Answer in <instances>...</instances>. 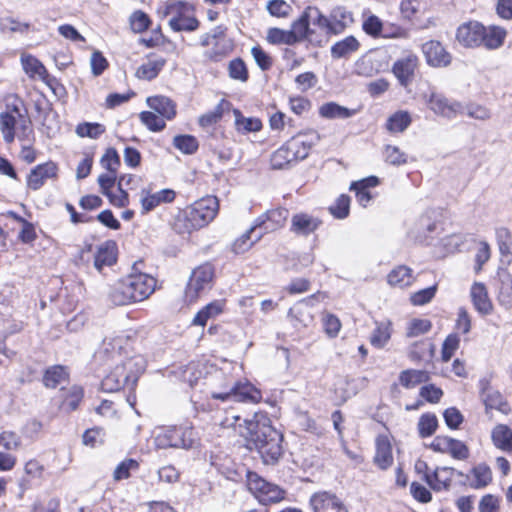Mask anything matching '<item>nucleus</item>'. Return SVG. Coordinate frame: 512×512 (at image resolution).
I'll list each match as a JSON object with an SVG mask.
<instances>
[{
    "instance_id": "obj_20",
    "label": "nucleus",
    "mask_w": 512,
    "mask_h": 512,
    "mask_svg": "<svg viewBox=\"0 0 512 512\" xmlns=\"http://www.w3.org/2000/svg\"><path fill=\"white\" fill-rule=\"evenodd\" d=\"M470 297L476 311L481 315H489L493 310V304L488 296L486 286L475 282L470 289Z\"/></svg>"
},
{
    "instance_id": "obj_56",
    "label": "nucleus",
    "mask_w": 512,
    "mask_h": 512,
    "mask_svg": "<svg viewBox=\"0 0 512 512\" xmlns=\"http://www.w3.org/2000/svg\"><path fill=\"white\" fill-rule=\"evenodd\" d=\"M140 119L149 130L154 132L161 131L166 126L165 119L151 111L142 112Z\"/></svg>"
},
{
    "instance_id": "obj_51",
    "label": "nucleus",
    "mask_w": 512,
    "mask_h": 512,
    "mask_svg": "<svg viewBox=\"0 0 512 512\" xmlns=\"http://www.w3.org/2000/svg\"><path fill=\"white\" fill-rule=\"evenodd\" d=\"M438 427V420L434 414H423L418 421V432L422 438L433 435Z\"/></svg>"
},
{
    "instance_id": "obj_30",
    "label": "nucleus",
    "mask_w": 512,
    "mask_h": 512,
    "mask_svg": "<svg viewBox=\"0 0 512 512\" xmlns=\"http://www.w3.org/2000/svg\"><path fill=\"white\" fill-rule=\"evenodd\" d=\"M494 446L504 452H512V429L507 425L498 424L491 432Z\"/></svg>"
},
{
    "instance_id": "obj_14",
    "label": "nucleus",
    "mask_w": 512,
    "mask_h": 512,
    "mask_svg": "<svg viewBox=\"0 0 512 512\" xmlns=\"http://www.w3.org/2000/svg\"><path fill=\"white\" fill-rule=\"evenodd\" d=\"M484 25L476 21L464 23L457 29V40L466 47H479L483 42Z\"/></svg>"
},
{
    "instance_id": "obj_57",
    "label": "nucleus",
    "mask_w": 512,
    "mask_h": 512,
    "mask_svg": "<svg viewBox=\"0 0 512 512\" xmlns=\"http://www.w3.org/2000/svg\"><path fill=\"white\" fill-rule=\"evenodd\" d=\"M84 392L82 387L73 386L68 391L65 399L63 400L62 407L68 411H74L78 408L79 403L83 398Z\"/></svg>"
},
{
    "instance_id": "obj_8",
    "label": "nucleus",
    "mask_w": 512,
    "mask_h": 512,
    "mask_svg": "<svg viewBox=\"0 0 512 512\" xmlns=\"http://www.w3.org/2000/svg\"><path fill=\"white\" fill-rule=\"evenodd\" d=\"M214 271L211 265L204 264L192 271L185 289V299L192 303L211 289Z\"/></svg>"
},
{
    "instance_id": "obj_32",
    "label": "nucleus",
    "mask_w": 512,
    "mask_h": 512,
    "mask_svg": "<svg viewBox=\"0 0 512 512\" xmlns=\"http://www.w3.org/2000/svg\"><path fill=\"white\" fill-rule=\"evenodd\" d=\"M359 47V41L354 36H348L331 47V56L334 59L347 58L356 52Z\"/></svg>"
},
{
    "instance_id": "obj_46",
    "label": "nucleus",
    "mask_w": 512,
    "mask_h": 512,
    "mask_svg": "<svg viewBox=\"0 0 512 512\" xmlns=\"http://www.w3.org/2000/svg\"><path fill=\"white\" fill-rule=\"evenodd\" d=\"M305 18H307L309 25L317 26L319 29L324 31L326 34L329 32V20L328 17L323 15L317 7L308 6L305 10Z\"/></svg>"
},
{
    "instance_id": "obj_54",
    "label": "nucleus",
    "mask_w": 512,
    "mask_h": 512,
    "mask_svg": "<svg viewBox=\"0 0 512 512\" xmlns=\"http://www.w3.org/2000/svg\"><path fill=\"white\" fill-rule=\"evenodd\" d=\"M432 328V323L428 319H412L407 326L406 336L409 338L418 337L428 333Z\"/></svg>"
},
{
    "instance_id": "obj_16",
    "label": "nucleus",
    "mask_w": 512,
    "mask_h": 512,
    "mask_svg": "<svg viewBox=\"0 0 512 512\" xmlns=\"http://www.w3.org/2000/svg\"><path fill=\"white\" fill-rule=\"evenodd\" d=\"M225 32L226 28L223 26H217L212 29L211 33L204 36L202 40L203 46H208L213 44V58L214 60H219L226 54H228L232 50V44L229 40H225Z\"/></svg>"
},
{
    "instance_id": "obj_34",
    "label": "nucleus",
    "mask_w": 512,
    "mask_h": 512,
    "mask_svg": "<svg viewBox=\"0 0 512 512\" xmlns=\"http://www.w3.org/2000/svg\"><path fill=\"white\" fill-rule=\"evenodd\" d=\"M288 316L296 328L307 327L312 321L313 316L310 313L305 301L299 302L290 308Z\"/></svg>"
},
{
    "instance_id": "obj_37",
    "label": "nucleus",
    "mask_w": 512,
    "mask_h": 512,
    "mask_svg": "<svg viewBox=\"0 0 512 512\" xmlns=\"http://www.w3.org/2000/svg\"><path fill=\"white\" fill-rule=\"evenodd\" d=\"M224 308V301L216 300L203 307L194 317L192 323L198 326H205L210 318L219 315Z\"/></svg>"
},
{
    "instance_id": "obj_55",
    "label": "nucleus",
    "mask_w": 512,
    "mask_h": 512,
    "mask_svg": "<svg viewBox=\"0 0 512 512\" xmlns=\"http://www.w3.org/2000/svg\"><path fill=\"white\" fill-rule=\"evenodd\" d=\"M390 337V324L381 323L376 327L371 335V344L377 348H382L389 341Z\"/></svg>"
},
{
    "instance_id": "obj_45",
    "label": "nucleus",
    "mask_w": 512,
    "mask_h": 512,
    "mask_svg": "<svg viewBox=\"0 0 512 512\" xmlns=\"http://www.w3.org/2000/svg\"><path fill=\"white\" fill-rule=\"evenodd\" d=\"M272 483L267 482L265 479L260 477L255 472L247 473V487L251 493L260 501V496L268 493L267 486H271Z\"/></svg>"
},
{
    "instance_id": "obj_47",
    "label": "nucleus",
    "mask_w": 512,
    "mask_h": 512,
    "mask_svg": "<svg viewBox=\"0 0 512 512\" xmlns=\"http://www.w3.org/2000/svg\"><path fill=\"white\" fill-rule=\"evenodd\" d=\"M229 105V102L222 99L212 111H209L199 117V125L206 128L216 124L221 120L225 107H228Z\"/></svg>"
},
{
    "instance_id": "obj_41",
    "label": "nucleus",
    "mask_w": 512,
    "mask_h": 512,
    "mask_svg": "<svg viewBox=\"0 0 512 512\" xmlns=\"http://www.w3.org/2000/svg\"><path fill=\"white\" fill-rule=\"evenodd\" d=\"M387 280L391 286H408L413 281L412 270L407 266H398L388 274Z\"/></svg>"
},
{
    "instance_id": "obj_61",
    "label": "nucleus",
    "mask_w": 512,
    "mask_h": 512,
    "mask_svg": "<svg viewBox=\"0 0 512 512\" xmlns=\"http://www.w3.org/2000/svg\"><path fill=\"white\" fill-rule=\"evenodd\" d=\"M228 72L232 79L239 80L241 82H246L248 79V70L244 61L240 58L230 61Z\"/></svg>"
},
{
    "instance_id": "obj_40",
    "label": "nucleus",
    "mask_w": 512,
    "mask_h": 512,
    "mask_svg": "<svg viewBox=\"0 0 512 512\" xmlns=\"http://www.w3.org/2000/svg\"><path fill=\"white\" fill-rule=\"evenodd\" d=\"M68 378L66 368L61 365H55L48 368L43 376V383L48 388H56L65 382Z\"/></svg>"
},
{
    "instance_id": "obj_29",
    "label": "nucleus",
    "mask_w": 512,
    "mask_h": 512,
    "mask_svg": "<svg viewBox=\"0 0 512 512\" xmlns=\"http://www.w3.org/2000/svg\"><path fill=\"white\" fill-rule=\"evenodd\" d=\"M116 262V244L113 241H107L102 244L95 255L94 266L101 271L105 266H112Z\"/></svg>"
},
{
    "instance_id": "obj_43",
    "label": "nucleus",
    "mask_w": 512,
    "mask_h": 512,
    "mask_svg": "<svg viewBox=\"0 0 512 512\" xmlns=\"http://www.w3.org/2000/svg\"><path fill=\"white\" fill-rule=\"evenodd\" d=\"M471 473L473 475V481L471 487L479 489L486 487L492 480V471L490 467L484 463H480L475 466Z\"/></svg>"
},
{
    "instance_id": "obj_11",
    "label": "nucleus",
    "mask_w": 512,
    "mask_h": 512,
    "mask_svg": "<svg viewBox=\"0 0 512 512\" xmlns=\"http://www.w3.org/2000/svg\"><path fill=\"white\" fill-rule=\"evenodd\" d=\"M270 437L268 444H262L261 440H256V450L265 464H275L283 453L282 441L283 435L279 431L268 430Z\"/></svg>"
},
{
    "instance_id": "obj_31",
    "label": "nucleus",
    "mask_w": 512,
    "mask_h": 512,
    "mask_svg": "<svg viewBox=\"0 0 512 512\" xmlns=\"http://www.w3.org/2000/svg\"><path fill=\"white\" fill-rule=\"evenodd\" d=\"M21 64L25 73L30 78H38L46 81L48 73L44 65L34 56L23 54L21 56Z\"/></svg>"
},
{
    "instance_id": "obj_33",
    "label": "nucleus",
    "mask_w": 512,
    "mask_h": 512,
    "mask_svg": "<svg viewBox=\"0 0 512 512\" xmlns=\"http://www.w3.org/2000/svg\"><path fill=\"white\" fill-rule=\"evenodd\" d=\"M506 34V30L499 26H484L482 45L489 50L497 49L503 45Z\"/></svg>"
},
{
    "instance_id": "obj_22",
    "label": "nucleus",
    "mask_w": 512,
    "mask_h": 512,
    "mask_svg": "<svg viewBox=\"0 0 512 512\" xmlns=\"http://www.w3.org/2000/svg\"><path fill=\"white\" fill-rule=\"evenodd\" d=\"M498 294L497 299L500 305L512 308V275L505 269L497 272Z\"/></svg>"
},
{
    "instance_id": "obj_7",
    "label": "nucleus",
    "mask_w": 512,
    "mask_h": 512,
    "mask_svg": "<svg viewBox=\"0 0 512 512\" xmlns=\"http://www.w3.org/2000/svg\"><path fill=\"white\" fill-rule=\"evenodd\" d=\"M194 431L190 427L172 426L159 430L154 437V444L158 449L192 447Z\"/></svg>"
},
{
    "instance_id": "obj_48",
    "label": "nucleus",
    "mask_w": 512,
    "mask_h": 512,
    "mask_svg": "<svg viewBox=\"0 0 512 512\" xmlns=\"http://www.w3.org/2000/svg\"><path fill=\"white\" fill-rule=\"evenodd\" d=\"M16 117L9 112L0 114V131L6 143H12L15 138Z\"/></svg>"
},
{
    "instance_id": "obj_2",
    "label": "nucleus",
    "mask_w": 512,
    "mask_h": 512,
    "mask_svg": "<svg viewBox=\"0 0 512 512\" xmlns=\"http://www.w3.org/2000/svg\"><path fill=\"white\" fill-rule=\"evenodd\" d=\"M218 209L219 204L216 197H204L179 211L175 216L173 228L179 234L201 229L215 218Z\"/></svg>"
},
{
    "instance_id": "obj_4",
    "label": "nucleus",
    "mask_w": 512,
    "mask_h": 512,
    "mask_svg": "<svg viewBox=\"0 0 512 512\" xmlns=\"http://www.w3.org/2000/svg\"><path fill=\"white\" fill-rule=\"evenodd\" d=\"M216 379L219 383L211 392L213 399L248 403H259L262 399L261 391L248 381H235L223 373H219Z\"/></svg>"
},
{
    "instance_id": "obj_64",
    "label": "nucleus",
    "mask_w": 512,
    "mask_h": 512,
    "mask_svg": "<svg viewBox=\"0 0 512 512\" xmlns=\"http://www.w3.org/2000/svg\"><path fill=\"white\" fill-rule=\"evenodd\" d=\"M459 343L460 340L456 334L447 336L442 345V360L444 362H448L452 358L455 351L459 348Z\"/></svg>"
},
{
    "instance_id": "obj_5",
    "label": "nucleus",
    "mask_w": 512,
    "mask_h": 512,
    "mask_svg": "<svg viewBox=\"0 0 512 512\" xmlns=\"http://www.w3.org/2000/svg\"><path fill=\"white\" fill-rule=\"evenodd\" d=\"M158 14L169 17L168 25L175 32H192L199 27V21L194 16V6L186 1L169 0L158 9Z\"/></svg>"
},
{
    "instance_id": "obj_62",
    "label": "nucleus",
    "mask_w": 512,
    "mask_h": 512,
    "mask_svg": "<svg viewBox=\"0 0 512 512\" xmlns=\"http://www.w3.org/2000/svg\"><path fill=\"white\" fill-rule=\"evenodd\" d=\"M266 8L272 16L287 17L292 11L291 5L284 0H270L267 2Z\"/></svg>"
},
{
    "instance_id": "obj_28",
    "label": "nucleus",
    "mask_w": 512,
    "mask_h": 512,
    "mask_svg": "<svg viewBox=\"0 0 512 512\" xmlns=\"http://www.w3.org/2000/svg\"><path fill=\"white\" fill-rule=\"evenodd\" d=\"M263 236V232L259 230L256 223L232 244V251L235 254H242L248 251L252 245L259 241Z\"/></svg>"
},
{
    "instance_id": "obj_35",
    "label": "nucleus",
    "mask_w": 512,
    "mask_h": 512,
    "mask_svg": "<svg viewBox=\"0 0 512 512\" xmlns=\"http://www.w3.org/2000/svg\"><path fill=\"white\" fill-rule=\"evenodd\" d=\"M481 397L487 410L496 409L503 413L507 412L508 405L499 391L486 387L483 389Z\"/></svg>"
},
{
    "instance_id": "obj_18",
    "label": "nucleus",
    "mask_w": 512,
    "mask_h": 512,
    "mask_svg": "<svg viewBox=\"0 0 512 512\" xmlns=\"http://www.w3.org/2000/svg\"><path fill=\"white\" fill-rule=\"evenodd\" d=\"M288 217V210L277 208L268 211L265 215L257 218L255 221L259 230L264 233L274 231L282 227Z\"/></svg>"
},
{
    "instance_id": "obj_23",
    "label": "nucleus",
    "mask_w": 512,
    "mask_h": 512,
    "mask_svg": "<svg viewBox=\"0 0 512 512\" xmlns=\"http://www.w3.org/2000/svg\"><path fill=\"white\" fill-rule=\"evenodd\" d=\"M454 469L438 467L432 474H426L425 481L435 491L446 490L450 487Z\"/></svg>"
},
{
    "instance_id": "obj_6",
    "label": "nucleus",
    "mask_w": 512,
    "mask_h": 512,
    "mask_svg": "<svg viewBox=\"0 0 512 512\" xmlns=\"http://www.w3.org/2000/svg\"><path fill=\"white\" fill-rule=\"evenodd\" d=\"M311 143L294 137L272 153L270 164L272 169H284L293 162L305 159L309 155Z\"/></svg>"
},
{
    "instance_id": "obj_13",
    "label": "nucleus",
    "mask_w": 512,
    "mask_h": 512,
    "mask_svg": "<svg viewBox=\"0 0 512 512\" xmlns=\"http://www.w3.org/2000/svg\"><path fill=\"white\" fill-rule=\"evenodd\" d=\"M310 504L314 512H348L341 499L327 491L314 493Z\"/></svg>"
},
{
    "instance_id": "obj_25",
    "label": "nucleus",
    "mask_w": 512,
    "mask_h": 512,
    "mask_svg": "<svg viewBox=\"0 0 512 512\" xmlns=\"http://www.w3.org/2000/svg\"><path fill=\"white\" fill-rule=\"evenodd\" d=\"M319 225L320 221L317 218L305 213H298L292 217L290 229L298 235L306 236L313 233Z\"/></svg>"
},
{
    "instance_id": "obj_24",
    "label": "nucleus",
    "mask_w": 512,
    "mask_h": 512,
    "mask_svg": "<svg viewBox=\"0 0 512 512\" xmlns=\"http://www.w3.org/2000/svg\"><path fill=\"white\" fill-rule=\"evenodd\" d=\"M175 192L171 189H163L153 194L144 195L142 192L141 206L142 212L147 213L155 209L161 203H170L175 199Z\"/></svg>"
},
{
    "instance_id": "obj_9",
    "label": "nucleus",
    "mask_w": 512,
    "mask_h": 512,
    "mask_svg": "<svg viewBox=\"0 0 512 512\" xmlns=\"http://www.w3.org/2000/svg\"><path fill=\"white\" fill-rule=\"evenodd\" d=\"M246 433L242 432L247 441V447L250 450L256 448V440H261L262 444H268L269 431H277L265 416H255L254 419L244 420Z\"/></svg>"
},
{
    "instance_id": "obj_27",
    "label": "nucleus",
    "mask_w": 512,
    "mask_h": 512,
    "mask_svg": "<svg viewBox=\"0 0 512 512\" xmlns=\"http://www.w3.org/2000/svg\"><path fill=\"white\" fill-rule=\"evenodd\" d=\"M148 106L161 117L171 120L176 115L175 103L166 96H152L147 98Z\"/></svg>"
},
{
    "instance_id": "obj_1",
    "label": "nucleus",
    "mask_w": 512,
    "mask_h": 512,
    "mask_svg": "<svg viewBox=\"0 0 512 512\" xmlns=\"http://www.w3.org/2000/svg\"><path fill=\"white\" fill-rule=\"evenodd\" d=\"M156 280L146 273H131L117 282L109 293L110 301L124 306L147 299L155 290Z\"/></svg>"
},
{
    "instance_id": "obj_63",
    "label": "nucleus",
    "mask_w": 512,
    "mask_h": 512,
    "mask_svg": "<svg viewBox=\"0 0 512 512\" xmlns=\"http://www.w3.org/2000/svg\"><path fill=\"white\" fill-rule=\"evenodd\" d=\"M349 208L350 198L347 195H341L338 197L335 204L329 208V210L334 217L338 219H344L349 214Z\"/></svg>"
},
{
    "instance_id": "obj_53",
    "label": "nucleus",
    "mask_w": 512,
    "mask_h": 512,
    "mask_svg": "<svg viewBox=\"0 0 512 512\" xmlns=\"http://www.w3.org/2000/svg\"><path fill=\"white\" fill-rule=\"evenodd\" d=\"M267 40L272 44H287L292 45L296 43V38L289 31L280 28H270L267 33Z\"/></svg>"
},
{
    "instance_id": "obj_10",
    "label": "nucleus",
    "mask_w": 512,
    "mask_h": 512,
    "mask_svg": "<svg viewBox=\"0 0 512 512\" xmlns=\"http://www.w3.org/2000/svg\"><path fill=\"white\" fill-rule=\"evenodd\" d=\"M424 97L428 107L436 115L452 119L463 112V107L459 102L451 101L441 93L431 91L429 95Z\"/></svg>"
},
{
    "instance_id": "obj_38",
    "label": "nucleus",
    "mask_w": 512,
    "mask_h": 512,
    "mask_svg": "<svg viewBox=\"0 0 512 512\" xmlns=\"http://www.w3.org/2000/svg\"><path fill=\"white\" fill-rule=\"evenodd\" d=\"M235 127L239 133L246 134L250 132H258L262 128V123L255 117H244L240 110L234 109Z\"/></svg>"
},
{
    "instance_id": "obj_44",
    "label": "nucleus",
    "mask_w": 512,
    "mask_h": 512,
    "mask_svg": "<svg viewBox=\"0 0 512 512\" xmlns=\"http://www.w3.org/2000/svg\"><path fill=\"white\" fill-rule=\"evenodd\" d=\"M290 32L296 38V43L304 39H308L311 42L313 41L314 30L310 28L304 12L299 19L293 22Z\"/></svg>"
},
{
    "instance_id": "obj_19",
    "label": "nucleus",
    "mask_w": 512,
    "mask_h": 512,
    "mask_svg": "<svg viewBox=\"0 0 512 512\" xmlns=\"http://www.w3.org/2000/svg\"><path fill=\"white\" fill-rule=\"evenodd\" d=\"M328 20L329 32L334 35L342 33L354 21L353 14L344 6L334 7L330 12Z\"/></svg>"
},
{
    "instance_id": "obj_21",
    "label": "nucleus",
    "mask_w": 512,
    "mask_h": 512,
    "mask_svg": "<svg viewBox=\"0 0 512 512\" xmlns=\"http://www.w3.org/2000/svg\"><path fill=\"white\" fill-rule=\"evenodd\" d=\"M165 64V58L155 54H149L147 56V61L140 65L136 70L135 76L138 79L150 81L158 76Z\"/></svg>"
},
{
    "instance_id": "obj_49",
    "label": "nucleus",
    "mask_w": 512,
    "mask_h": 512,
    "mask_svg": "<svg viewBox=\"0 0 512 512\" xmlns=\"http://www.w3.org/2000/svg\"><path fill=\"white\" fill-rule=\"evenodd\" d=\"M434 354V345L432 343L421 341L412 345L409 351V358L412 361H422L432 358Z\"/></svg>"
},
{
    "instance_id": "obj_12",
    "label": "nucleus",
    "mask_w": 512,
    "mask_h": 512,
    "mask_svg": "<svg viewBox=\"0 0 512 512\" xmlns=\"http://www.w3.org/2000/svg\"><path fill=\"white\" fill-rule=\"evenodd\" d=\"M419 59L414 53H408L395 61L392 72L403 87L410 85L414 79Z\"/></svg>"
},
{
    "instance_id": "obj_58",
    "label": "nucleus",
    "mask_w": 512,
    "mask_h": 512,
    "mask_svg": "<svg viewBox=\"0 0 512 512\" xmlns=\"http://www.w3.org/2000/svg\"><path fill=\"white\" fill-rule=\"evenodd\" d=\"M0 446L7 451H17L22 446V439L13 431H3L0 433Z\"/></svg>"
},
{
    "instance_id": "obj_36",
    "label": "nucleus",
    "mask_w": 512,
    "mask_h": 512,
    "mask_svg": "<svg viewBox=\"0 0 512 512\" xmlns=\"http://www.w3.org/2000/svg\"><path fill=\"white\" fill-rule=\"evenodd\" d=\"M429 378V373L425 370L407 369L399 374V382L406 389H411L418 384L427 382Z\"/></svg>"
},
{
    "instance_id": "obj_52",
    "label": "nucleus",
    "mask_w": 512,
    "mask_h": 512,
    "mask_svg": "<svg viewBox=\"0 0 512 512\" xmlns=\"http://www.w3.org/2000/svg\"><path fill=\"white\" fill-rule=\"evenodd\" d=\"M173 145L184 154H193L198 149V141L192 135H177L173 139Z\"/></svg>"
},
{
    "instance_id": "obj_50",
    "label": "nucleus",
    "mask_w": 512,
    "mask_h": 512,
    "mask_svg": "<svg viewBox=\"0 0 512 512\" xmlns=\"http://www.w3.org/2000/svg\"><path fill=\"white\" fill-rule=\"evenodd\" d=\"M383 157L386 163L393 166L404 165L408 160L407 154L394 145H386L384 147Z\"/></svg>"
},
{
    "instance_id": "obj_3",
    "label": "nucleus",
    "mask_w": 512,
    "mask_h": 512,
    "mask_svg": "<svg viewBox=\"0 0 512 512\" xmlns=\"http://www.w3.org/2000/svg\"><path fill=\"white\" fill-rule=\"evenodd\" d=\"M144 369L145 360L141 355L120 359L102 380L101 388L105 392H117L126 386L133 388Z\"/></svg>"
},
{
    "instance_id": "obj_60",
    "label": "nucleus",
    "mask_w": 512,
    "mask_h": 512,
    "mask_svg": "<svg viewBox=\"0 0 512 512\" xmlns=\"http://www.w3.org/2000/svg\"><path fill=\"white\" fill-rule=\"evenodd\" d=\"M497 243L502 255L512 254V235L511 232L505 228L500 227L496 230Z\"/></svg>"
},
{
    "instance_id": "obj_15",
    "label": "nucleus",
    "mask_w": 512,
    "mask_h": 512,
    "mask_svg": "<svg viewBox=\"0 0 512 512\" xmlns=\"http://www.w3.org/2000/svg\"><path fill=\"white\" fill-rule=\"evenodd\" d=\"M426 62L432 67H446L451 63V55L439 41L430 40L422 45Z\"/></svg>"
},
{
    "instance_id": "obj_42",
    "label": "nucleus",
    "mask_w": 512,
    "mask_h": 512,
    "mask_svg": "<svg viewBox=\"0 0 512 512\" xmlns=\"http://www.w3.org/2000/svg\"><path fill=\"white\" fill-rule=\"evenodd\" d=\"M411 124V117L406 111H398L391 115L387 122L386 128L391 133H400L405 131Z\"/></svg>"
},
{
    "instance_id": "obj_26",
    "label": "nucleus",
    "mask_w": 512,
    "mask_h": 512,
    "mask_svg": "<svg viewBox=\"0 0 512 512\" xmlns=\"http://www.w3.org/2000/svg\"><path fill=\"white\" fill-rule=\"evenodd\" d=\"M374 463L382 470L388 469L393 464L392 447L385 436H378L376 439Z\"/></svg>"
},
{
    "instance_id": "obj_39",
    "label": "nucleus",
    "mask_w": 512,
    "mask_h": 512,
    "mask_svg": "<svg viewBox=\"0 0 512 512\" xmlns=\"http://www.w3.org/2000/svg\"><path fill=\"white\" fill-rule=\"evenodd\" d=\"M355 110L348 109L340 106L337 103L329 102L322 105L319 109V114L327 119H347L355 114Z\"/></svg>"
},
{
    "instance_id": "obj_59",
    "label": "nucleus",
    "mask_w": 512,
    "mask_h": 512,
    "mask_svg": "<svg viewBox=\"0 0 512 512\" xmlns=\"http://www.w3.org/2000/svg\"><path fill=\"white\" fill-rule=\"evenodd\" d=\"M105 132V127L99 123H82L76 127V133L80 137L97 139Z\"/></svg>"
},
{
    "instance_id": "obj_17",
    "label": "nucleus",
    "mask_w": 512,
    "mask_h": 512,
    "mask_svg": "<svg viewBox=\"0 0 512 512\" xmlns=\"http://www.w3.org/2000/svg\"><path fill=\"white\" fill-rule=\"evenodd\" d=\"M56 174L57 166L54 162L49 161L39 164L28 175L27 186L32 190H38L43 186L46 179L53 178Z\"/></svg>"
}]
</instances>
